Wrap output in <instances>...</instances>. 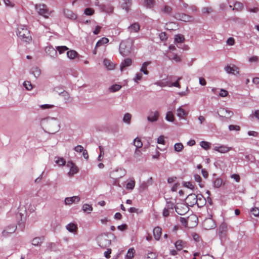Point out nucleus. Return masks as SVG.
Wrapping results in <instances>:
<instances>
[{
    "instance_id": "36",
    "label": "nucleus",
    "mask_w": 259,
    "mask_h": 259,
    "mask_svg": "<svg viewBox=\"0 0 259 259\" xmlns=\"http://www.w3.org/2000/svg\"><path fill=\"white\" fill-rule=\"evenodd\" d=\"M67 55L69 58L73 59L77 56V53L74 50H70L67 52Z\"/></svg>"
},
{
    "instance_id": "7",
    "label": "nucleus",
    "mask_w": 259,
    "mask_h": 259,
    "mask_svg": "<svg viewBox=\"0 0 259 259\" xmlns=\"http://www.w3.org/2000/svg\"><path fill=\"white\" fill-rule=\"evenodd\" d=\"M175 210L180 215H184L188 211V207L184 203H177L175 206Z\"/></svg>"
},
{
    "instance_id": "35",
    "label": "nucleus",
    "mask_w": 259,
    "mask_h": 259,
    "mask_svg": "<svg viewBox=\"0 0 259 259\" xmlns=\"http://www.w3.org/2000/svg\"><path fill=\"white\" fill-rule=\"evenodd\" d=\"M165 119L166 120L173 122L175 120L174 115L171 111H168L166 114Z\"/></svg>"
},
{
    "instance_id": "43",
    "label": "nucleus",
    "mask_w": 259,
    "mask_h": 259,
    "mask_svg": "<svg viewBox=\"0 0 259 259\" xmlns=\"http://www.w3.org/2000/svg\"><path fill=\"white\" fill-rule=\"evenodd\" d=\"M223 181L220 178L216 179L213 182V186L215 188H219L222 185Z\"/></svg>"
},
{
    "instance_id": "55",
    "label": "nucleus",
    "mask_w": 259,
    "mask_h": 259,
    "mask_svg": "<svg viewBox=\"0 0 259 259\" xmlns=\"http://www.w3.org/2000/svg\"><path fill=\"white\" fill-rule=\"evenodd\" d=\"M229 129L230 131H239L240 130V127L238 125H230L229 126Z\"/></svg>"
},
{
    "instance_id": "56",
    "label": "nucleus",
    "mask_w": 259,
    "mask_h": 259,
    "mask_svg": "<svg viewBox=\"0 0 259 259\" xmlns=\"http://www.w3.org/2000/svg\"><path fill=\"white\" fill-rule=\"evenodd\" d=\"M23 85L27 90L29 91L32 89V85L30 81H24Z\"/></svg>"
},
{
    "instance_id": "14",
    "label": "nucleus",
    "mask_w": 259,
    "mask_h": 259,
    "mask_svg": "<svg viewBox=\"0 0 259 259\" xmlns=\"http://www.w3.org/2000/svg\"><path fill=\"white\" fill-rule=\"evenodd\" d=\"M213 150L221 153H226L232 150V148L225 145L215 146Z\"/></svg>"
},
{
    "instance_id": "51",
    "label": "nucleus",
    "mask_w": 259,
    "mask_h": 259,
    "mask_svg": "<svg viewBox=\"0 0 259 259\" xmlns=\"http://www.w3.org/2000/svg\"><path fill=\"white\" fill-rule=\"evenodd\" d=\"M57 50L59 52V54H62L65 51H67L68 48L66 46H58L56 48Z\"/></svg>"
},
{
    "instance_id": "24",
    "label": "nucleus",
    "mask_w": 259,
    "mask_h": 259,
    "mask_svg": "<svg viewBox=\"0 0 259 259\" xmlns=\"http://www.w3.org/2000/svg\"><path fill=\"white\" fill-rule=\"evenodd\" d=\"M140 28V26L138 23H134L128 27L130 32H137Z\"/></svg>"
},
{
    "instance_id": "11",
    "label": "nucleus",
    "mask_w": 259,
    "mask_h": 259,
    "mask_svg": "<svg viewBox=\"0 0 259 259\" xmlns=\"http://www.w3.org/2000/svg\"><path fill=\"white\" fill-rule=\"evenodd\" d=\"M66 165L70 169L68 172V175L70 177H72L78 172V168L73 162L71 161H68Z\"/></svg>"
},
{
    "instance_id": "57",
    "label": "nucleus",
    "mask_w": 259,
    "mask_h": 259,
    "mask_svg": "<svg viewBox=\"0 0 259 259\" xmlns=\"http://www.w3.org/2000/svg\"><path fill=\"white\" fill-rule=\"evenodd\" d=\"M157 257V255L155 253L153 252H150L147 254V256L146 259H156Z\"/></svg>"
},
{
    "instance_id": "42",
    "label": "nucleus",
    "mask_w": 259,
    "mask_h": 259,
    "mask_svg": "<svg viewBox=\"0 0 259 259\" xmlns=\"http://www.w3.org/2000/svg\"><path fill=\"white\" fill-rule=\"evenodd\" d=\"M184 148L183 145L181 143H178L175 144L174 149L177 152L181 151Z\"/></svg>"
},
{
    "instance_id": "60",
    "label": "nucleus",
    "mask_w": 259,
    "mask_h": 259,
    "mask_svg": "<svg viewBox=\"0 0 259 259\" xmlns=\"http://www.w3.org/2000/svg\"><path fill=\"white\" fill-rule=\"evenodd\" d=\"M230 178L234 179L236 182H239L240 181V177L238 174H232L231 175Z\"/></svg>"
},
{
    "instance_id": "22",
    "label": "nucleus",
    "mask_w": 259,
    "mask_h": 259,
    "mask_svg": "<svg viewBox=\"0 0 259 259\" xmlns=\"http://www.w3.org/2000/svg\"><path fill=\"white\" fill-rule=\"evenodd\" d=\"M186 242L179 240L175 242V245L177 250L180 251L186 246Z\"/></svg>"
},
{
    "instance_id": "46",
    "label": "nucleus",
    "mask_w": 259,
    "mask_h": 259,
    "mask_svg": "<svg viewBox=\"0 0 259 259\" xmlns=\"http://www.w3.org/2000/svg\"><path fill=\"white\" fill-rule=\"evenodd\" d=\"M172 8L169 6L165 5L163 9L161 10V12L167 14H169L172 12Z\"/></svg>"
},
{
    "instance_id": "21",
    "label": "nucleus",
    "mask_w": 259,
    "mask_h": 259,
    "mask_svg": "<svg viewBox=\"0 0 259 259\" xmlns=\"http://www.w3.org/2000/svg\"><path fill=\"white\" fill-rule=\"evenodd\" d=\"M188 113L182 107H179L177 110V115L181 119H185Z\"/></svg>"
},
{
    "instance_id": "23",
    "label": "nucleus",
    "mask_w": 259,
    "mask_h": 259,
    "mask_svg": "<svg viewBox=\"0 0 259 259\" xmlns=\"http://www.w3.org/2000/svg\"><path fill=\"white\" fill-rule=\"evenodd\" d=\"M108 42H109V39H108V38H107L106 37H103L101 39L98 40L96 45L95 50L94 51V54H96V48H97L101 46L102 45H103L104 44H107Z\"/></svg>"
},
{
    "instance_id": "64",
    "label": "nucleus",
    "mask_w": 259,
    "mask_h": 259,
    "mask_svg": "<svg viewBox=\"0 0 259 259\" xmlns=\"http://www.w3.org/2000/svg\"><path fill=\"white\" fill-rule=\"evenodd\" d=\"M170 210V209H169L166 207L164 208L163 210V212H162V214H163V217H167L168 216H169Z\"/></svg>"
},
{
    "instance_id": "6",
    "label": "nucleus",
    "mask_w": 259,
    "mask_h": 259,
    "mask_svg": "<svg viewBox=\"0 0 259 259\" xmlns=\"http://www.w3.org/2000/svg\"><path fill=\"white\" fill-rule=\"evenodd\" d=\"M215 223L214 221L212 219V216L209 218L205 219L203 223L202 226L205 230H211L215 227Z\"/></svg>"
},
{
    "instance_id": "58",
    "label": "nucleus",
    "mask_w": 259,
    "mask_h": 259,
    "mask_svg": "<svg viewBox=\"0 0 259 259\" xmlns=\"http://www.w3.org/2000/svg\"><path fill=\"white\" fill-rule=\"evenodd\" d=\"M56 163L60 166L64 165L66 163V161L63 158H60L58 160H56Z\"/></svg>"
},
{
    "instance_id": "61",
    "label": "nucleus",
    "mask_w": 259,
    "mask_h": 259,
    "mask_svg": "<svg viewBox=\"0 0 259 259\" xmlns=\"http://www.w3.org/2000/svg\"><path fill=\"white\" fill-rule=\"evenodd\" d=\"M170 59L175 60L177 62H180L181 60L180 57L176 54H173Z\"/></svg>"
},
{
    "instance_id": "1",
    "label": "nucleus",
    "mask_w": 259,
    "mask_h": 259,
    "mask_svg": "<svg viewBox=\"0 0 259 259\" xmlns=\"http://www.w3.org/2000/svg\"><path fill=\"white\" fill-rule=\"evenodd\" d=\"M133 40L128 38L123 40L119 46V53L123 56H128L131 52Z\"/></svg>"
},
{
    "instance_id": "50",
    "label": "nucleus",
    "mask_w": 259,
    "mask_h": 259,
    "mask_svg": "<svg viewBox=\"0 0 259 259\" xmlns=\"http://www.w3.org/2000/svg\"><path fill=\"white\" fill-rule=\"evenodd\" d=\"M121 88V86L119 84H114L112 85L110 88L109 90L112 92H114L116 91H117L119 90Z\"/></svg>"
},
{
    "instance_id": "4",
    "label": "nucleus",
    "mask_w": 259,
    "mask_h": 259,
    "mask_svg": "<svg viewBox=\"0 0 259 259\" xmlns=\"http://www.w3.org/2000/svg\"><path fill=\"white\" fill-rule=\"evenodd\" d=\"M35 7L38 14L46 18H48L51 14L47 6L45 4H36Z\"/></svg>"
},
{
    "instance_id": "41",
    "label": "nucleus",
    "mask_w": 259,
    "mask_h": 259,
    "mask_svg": "<svg viewBox=\"0 0 259 259\" xmlns=\"http://www.w3.org/2000/svg\"><path fill=\"white\" fill-rule=\"evenodd\" d=\"M156 84H157L158 86L163 87H170V81H163L162 80L158 81L155 83Z\"/></svg>"
},
{
    "instance_id": "3",
    "label": "nucleus",
    "mask_w": 259,
    "mask_h": 259,
    "mask_svg": "<svg viewBox=\"0 0 259 259\" xmlns=\"http://www.w3.org/2000/svg\"><path fill=\"white\" fill-rule=\"evenodd\" d=\"M17 36L23 41L29 42L31 40L29 31L25 26H20L17 28L16 32Z\"/></svg>"
},
{
    "instance_id": "62",
    "label": "nucleus",
    "mask_w": 259,
    "mask_h": 259,
    "mask_svg": "<svg viewBox=\"0 0 259 259\" xmlns=\"http://www.w3.org/2000/svg\"><path fill=\"white\" fill-rule=\"evenodd\" d=\"M251 212L255 217H257L259 215V208L257 207H254L252 208L251 210Z\"/></svg>"
},
{
    "instance_id": "52",
    "label": "nucleus",
    "mask_w": 259,
    "mask_h": 259,
    "mask_svg": "<svg viewBox=\"0 0 259 259\" xmlns=\"http://www.w3.org/2000/svg\"><path fill=\"white\" fill-rule=\"evenodd\" d=\"M233 10L236 9L237 11H240L243 8V4L240 2H236L234 6Z\"/></svg>"
},
{
    "instance_id": "26",
    "label": "nucleus",
    "mask_w": 259,
    "mask_h": 259,
    "mask_svg": "<svg viewBox=\"0 0 259 259\" xmlns=\"http://www.w3.org/2000/svg\"><path fill=\"white\" fill-rule=\"evenodd\" d=\"M132 60L130 58L125 59L120 65V70L123 71V69L132 64Z\"/></svg>"
},
{
    "instance_id": "59",
    "label": "nucleus",
    "mask_w": 259,
    "mask_h": 259,
    "mask_svg": "<svg viewBox=\"0 0 259 259\" xmlns=\"http://www.w3.org/2000/svg\"><path fill=\"white\" fill-rule=\"evenodd\" d=\"M228 92L227 90L221 89L219 93V95L222 97H226L228 96Z\"/></svg>"
},
{
    "instance_id": "13",
    "label": "nucleus",
    "mask_w": 259,
    "mask_h": 259,
    "mask_svg": "<svg viewBox=\"0 0 259 259\" xmlns=\"http://www.w3.org/2000/svg\"><path fill=\"white\" fill-rule=\"evenodd\" d=\"M233 114V113L225 108H221L219 111V115L223 117L230 118Z\"/></svg>"
},
{
    "instance_id": "27",
    "label": "nucleus",
    "mask_w": 259,
    "mask_h": 259,
    "mask_svg": "<svg viewBox=\"0 0 259 259\" xmlns=\"http://www.w3.org/2000/svg\"><path fill=\"white\" fill-rule=\"evenodd\" d=\"M182 222L183 223V221H184L185 223H186V225L188 226L189 225L190 222L192 220H195V223L194 224V226H196L197 225V223L196 222V220H198L197 218L196 217L195 215L189 217L187 220L185 219L184 218H181Z\"/></svg>"
},
{
    "instance_id": "18",
    "label": "nucleus",
    "mask_w": 259,
    "mask_h": 259,
    "mask_svg": "<svg viewBox=\"0 0 259 259\" xmlns=\"http://www.w3.org/2000/svg\"><path fill=\"white\" fill-rule=\"evenodd\" d=\"M64 14L65 17L70 19L74 20L77 18V15L71 10L68 9L64 10Z\"/></svg>"
},
{
    "instance_id": "37",
    "label": "nucleus",
    "mask_w": 259,
    "mask_h": 259,
    "mask_svg": "<svg viewBox=\"0 0 259 259\" xmlns=\"http://www.w3.org/2000/svg\"><path fill=\"white\" fill-rule=\"evenodd\" d=\"M155 4L154 0H145L144 5L148 8H152Z\"/></svg>"
},
{
    "instance_id": "40",
    "label": "nucleus",
    "mask_w": 259,
    "mask_h": 259,
    "mask_svg": "<svg viewBox=\"0 0 259 259\" xmlns=\"http://www.w3.org/2000/svg\"><path fill=\"white\" fill-rule=\"evenodd\" d=\"M134 145L137 148H140L143 146V143L139 138H136L134 140Z\"/></svg>"
},
{
    "instance_id": "2",
    "label": "nucleus",
    "mask_w": 259,
    "mask_h": 259,
    "mask_svg": "<svg viewBox=\"0 0 259 259\" xmlns=\"http://www.w3.org/2000/svg\"><path fill=\"white\" fill-rule=\"evenodd\" d=\"M45 124L47 132L50 134H55L59 131V123L55 119L48 118L45 121Z\"/></svg>"
},
{
    "instance_id": "25",
    "label": "nucleus",
    "mask_w": 259,
    "mask_h": 259,
    "mask_svg": "<svg viewBox=\"0 0 259 259\" xmlns=\"http://www.w3.org/2000/svg\"><path fill=\"white\" fill-rule=\"evenodd\" d=\"M198 197L197 203L196 204L199 207L203 206L205 204V199L202 195H197Z\"/></svg>"
},
{
    "instance_id": "63",
    "label": "nucleus",
    "mask_w": 259,
    "mask_h": 259,
    "mask_svg": "<svg viewBox=\"0 0 259 259\" xmlns=\"http://www.w3.org/2000/svg\"><path fill=\"white\" fill-rule=\"evenodd\" d=\"M157 143L158 144H161L164 145L165 144V140H164V137L163 136H159L157 139Z\"/></svg>"
},
{
    "instance_id": "8",
    "label": "nucleus",
    "mask_w": 259,
    "mask_h": 259,
    "mask_svg": "<svg viewBox=\"0 0 259 259\" xmlns=\"http://www.w3.org/2000/svg\"><path fill=\"white\" fill-rule=\"evenodd\" d=\"M198 200L197 195L195 194H189L186 198L185 202L188 206H193L197 203Z\"/></svg>"
},
{
    "instance_id": "30",
    "label": "nucleus",
    "mask_w": 259,
    "mask_h": 259,
    "mask_svg": "<svg viewBox=\"0 0 259 259\" xmlns=\"http://www.w3.org/2000/svg\"><path fill=\"white\" fill-rule=\"evenodd\" d=\"M135 254V249L133 247L129 248L126 255V259H133Z\"/></svg>"
},
{
    "instance_id": "15",
    "label": "nucleus",
    "mask_w": 259,
    "mask_h": 259,
    "mask_svg": "<svg viewBox=\"0 0 259 259\" xmlns=\"http://www.w3.org/2000/svg\"><path fill=\"white\" fill-rule=\"evenodd\" d=\"M177 19L184 22H192L193 21V18L192 16L185 14H179Z\"/></svg>"
},
{
    "instance_id": "17",
    "label": "nucleus",
    "mask_w": 259,
    "mask_h": 259,
    "mask_svg": "<svg viewBox=\"0 0 259 259\" xmlns=\"http://www.w3.org/2000/svg\"><path fill=\"white\" fill-rule=\"evenodd\" d=\"M79 201L80 197L77 196H74L66 198L65 199V203L67 205H70L74 202H78Z\"/></svg>"
},
{
    "instance_id": "29",
    "label": "nucleus",
    "mask_w": 259,
    "mask_h": 259,
    "mask_svg": "<svg viewBox=\"0 0 259 259\" xmlns=\"http://www.w3.org/2000/svg\"><path fill=\"white\" fill-rule=\"evenodd\" d=\"M151 64V62H145L143 63L141 68L140 69L141 71L143 72L144 74L147 75L149 73V71L147 69V66Z\"/></svg>"
},
{
    "instance_id": "38",
    "label": "nucleus",
    "mask_w": 259,
    "mask_h": 259,
    "mask_svg": "<svg viewBox=\"0 0 259 259\" xmlns=\"http://www.w3.org/2000/svg\"><path fill=\"white\" fill-rule=\"evenodd\" d=\"M185 40L184 35L182 34H177L175 35V41L178 43L183 42Z\"/></svg>"
},
{
    "instance_id": "12",
    "label": "nucleus",
    "mask_w": 259,
    "mask_h": 259,
    "mask_svg": "<svg viewBox=\"0 0 259 259\" xmlns=\"http://www.w3.org/2000/svg\"><path fill=\"white\" fill-rule=\"evenodd\" d=\"M228 227L227 225L225 223H222L219 228V234L221 238L225 237L226 236Z\"/></svg>"
},
{
    "instance_id": "20",
    "label": "nucleus",
    "mask_w": 259,
    "mask_h": 259,
    "mask_svg": "<svg viewBox=\"0 0 259 259\" xmlns=\"http://www.w3.org/2000/svg\"><path fill=\"white\" fill-rule=\"evenodd\" d=\"M159 116V113L158 111L151 112L147 117L149 121L154 122L157 120Z\"/></svg>"
},
{
    "instance_id": "31",
    "label": "nucleus",
    "mask_w": 259,
    "mask_h": 259,
    "mask_svg": "<svg viewBox=\"0 0 259 259\" xmlns=\"http://www.w3.org/2000/svg\"><path fill=\"white\" fill-rule=\"evenodd\" d=\"M44 240V237H35L32 240V244L34 246H38L41 244Z\"/></svg>"
},
{
    "instance_id": "32",
    "label": "nucleus",
    "mask_w": 259,
    "mask_h": 259,
    "mask_svg": "<svg viewBox=\"0 0 259 259\" xmlns=\"http://www.w3.org/2000/svg\"><path fill=\"white\" fill-rule=\"evenodd\" d=\"M31 72L35 77H37L40 75L41 70L37 67H33L31 68Z\"/></svg>"
},
{
    "instance_id": "47",
    "label": "nucleus",
    "mask_w": 259,
    "mask_h": 259,
    "mask_svg": "<svg viewBox=\"0 0 259 259\" xmlns=\"http://www.w3.org/2000/svg\"><path fill=\"white\" fill-rule=\"evenodd\" d=\"M210 144L209 142L206 141H202L200 143V146L204 149L208 150L210 149Z\"/></svg>"
},
{
    "instance_id": "54",
    "label": "nucleus",
    "mask_w": 259,
    "mask_h": 259,
    "mask_svg": "<svg viewBox=\"0 0 259 259\" xmlns=\"http://www.w3.org/2000/svg\"><path fill=\"white\" fill-rule=\"evenodd\" d=\"M15 230V229L14 228V227L12 228L11 231H8V229H6L3 231L2 234L4 236L6 237L9 234L13 233V232H14Z\"/></svg>"
},
{
    "instance_id": "39",
    "label": "nucleus",
    "mask_w": 259,
    "mask_h": 259,
    "mask_svg": "<svg viewBox=\"0 0 259 259\" xmlns=\"http://www.w3.org/2000/svg\"><path fill=\"white\" fill-rule=\"evenodd\" d=\"M132 5V2L131 0H125V2L123 6V9H125L126 12H128Z\"/></svg>"
},
{
    "instance_id": "53",
    "label": "nucleus",
    "mask_w": 259,
    "mask_h": 259,
    "mask_svg": "<svg viewBox=\"0 0 259 259\" xmlns=\"http://www.w3.org/2000/svg\"><path fill=\"white\" fill-rule=\"evenodd\" d=\"M194 179H195V181L199 183V185L200 187L202 188L203 187V185L201 184L202 179L199 175H197V174L195 175Z\"/></svg>"
},
{
    "instance_id": "33",
    "label": "nucleus",
    "mask_w": 259,
    "mask_h": 259,
    "mask_svg": "<svg viewBox=\"0 0 259 259\" xmlns=\"http://www.w3.org/2000/svg\"><path fill=\"white\" fill-rule=\"evenodd\" d=\"M66 229L70 232H75L77 229V226L73 223H70L66 226Z\"/></svg>"
},
{
    "instance_id": "16",
    "label": "nucleus",
    "mask_w": 259,
    "mask_h": 259,
    "mask_svg": "<svg viewBox=\"0 0 259 259\" xmlns=\"http://www.w3.org/2000/svg\"><path fill=\"white\" fill-rule=\"evenodd\" d=\"M153 235L156 240H159L161 236L162 229L159 227H156L153 229Z\"/></svg>"
},
{
    "instance_id": "9",
    "label": "nucleus",
    "mask_w": 259,
    "mask_h": 259,
    "mask_svg": "<svg viewBox=\"0 0 259 259\" xmlns=\"http://www.w3.org/2000/svg\"><path fill=\"white\" fill-rule=\"evenodd\" d=\"M224 69L228 73L235 75L239 73V68L234 64H228L225 67Z\"/></svg>"
},
{
    "instance_id": "10",
    "label": "nucleus",
    "mask_w": 259,
    "mask_h": 259,
    "mask_svg": "<svg viewBox=\"0 0 259 259\" xmlns=\"http://www.w3.org/2000/svg\"><path fill=\"white\" fill-rule=\"evenodd\" d=\"M58 90H60L59 88L57 87L54 89V91L59 94V95L62 96L66 103L71 102L72 101V98L70 96L68 93L65 91H59Z\"/></svg>"
},
{
    "instance_id": "34",
    "label": "nucleus",
    "mask_w": 259,
    "mask_h": 259,
    "mask_svg": "<svg viewBox=\"0 0 259 259\" xmlns=\"http://www.w3.org/2000/svg\"><path fill=\"white\" fill-rule=\"evenodd\" d=\"M82 208L84 212H87L88 213H90L93 210L92 206L88 204H83Z\"/></svg>"
},
{
    "instance_id": "28",
    "label": "nucleus",
    "mask_w": 259,
    "mask_h": 259,
    "mask_svg": "<svg viewBox=\"0 0 259 259\" xmlns=\"http://www.w3.org/2000/svg\"><path fill=\"white\" fill-rule=\"evenodd\" d=\"M104 65L108 70H112L114 68V64L108 59L104 60Z\"/></svg>"
},
{
    "instance_id": "49",
    "label": "nucleus",
    "mask_w": 259,
    "mask_h": 259,
    "mask_svg": "<svg viewBox=\"0 0 259 259\" xmlns=\"http://www.w3.org/2000/svg\"><path fill=\"white\" fill-rule=\"evenodd\" d=\"M94 10L93 8H86L84 10V13L86 15L88 16H91L93 15L94 14Z\"/></svg>"
},
{
    "instance_id": "44",
    "label": "nucleus",
    "mask_w": 259,
    "mask_h": 259,
    "mask_svg": "<svg viewBox=\"0 0 259 259\" xmlns=\"http://www.w3.org/2000/svg\"><path fill=\"white\" fill-rule=\"evenodd\" d=\"M135 186V182L134 180H130L126 185V188L129 190H133Z\"/></svg>"
},
{
    "instance_id": "5",
    "label": "nucleus",
    "mask_w": 259,
    "mask_h": 259,
    "mask_svg": "<svg viewBox=\"0 0 259 259\" xmlns=\"http://www.w3.org/2000/svg\"><path fill=\"white\" fill-rule=\"evenodd\" d=\"M98 242L99 246L102 248H106L111 244V240L107 235H101L98 237Z\"/></svg>"
},
{
    "instance_id": "45",
    "label": "nucleus",
    "mask_w": 259,
    "mask_h": 259,
    "mask_svg": "<svg viewBox=\"0 0 259 259\" xmlns=\"http://www.w3.org/2000/svg\"><path fill=\"white\" fill-rule=\"evenodd\" d=\"M131 118H132L131 115L130 113H127L124 115L123 118V121L125 123L130 124L131 122Z\"/></svg>"
},
{
    "instance_id": "19",
    "label": "nucleus",
    "mask_w": 259,
    "mask_h": 259,
    "mask_svg": "<svg viewBox=\"0 0 259 259\" xmlns=\"http://www.w3.org/2000/svg\"><path fill=\"white\" fill-rule=\"evenodd\" d=\"M46 52L53 58H55L57 56V51L52 47H47L45 48Z\"/></svg>"
},
{
    "instance_id": "48",
    "label": "nucleus",
    "mask_w": 259,
    "mask_h": 259,
    "mask_svg": "<svg viewBox=\"0 0 259 259\" xmlns=\"http://www.w3.org/2000/svg\"><path fill=\"white\" fill-rule=\"evenodd\" d=\"M182 77H178V78L177 79V80L176 82H173V83H171V82H170V87H177L178 88H180L181 85H180V84L179 83V81L181 79H182Z\"/></svg>"
}]
</instances>
